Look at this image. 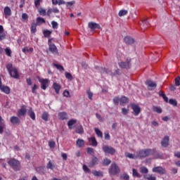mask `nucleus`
<instances>
[{
    "label": "nucleus",
    "instance_id": "1",
    "mask_svg": "<svg viewBox=\"0 0 180 180\" xmlns=\"http://www.w3.org/2000/svg\"><path fill=\"white\" fill-rule=\"evenodd\" d=\"M6 69L8 70V73L12 78H15V79H19V72H18V69L16 68H13V65H12V63L7 64Z\"/></svg>",
    "mask_w": 180,
    "mask_h": 180
},
{
    "label": "nucleus",
    "instance_id": "2",
    "mask_svg": "<svg viewBox=\"0 0 180 180\" xmlns=\"http://www.w3.org/2000/svg\"><path fill=\"white\" fill-rule=\"evenodd\" d=\"M110 176H115L120 174V168L115 162H112L108 169Z\"/></svg>",
    "mask_w": 180,
    "mask_h": 180
},
{
    "label": "nucleus",
    "instance_id": "3",
    "mask_svg": "<svg viewBox=\"0 0 180 180\" xmlns=\"http://www.w3.org/2000/svg\"><path fill=\"white\" fill-rule=\"evenodd\" d=\"M8 164L14 171H20V162L19 160L12 158L8 161Z\"/></svg>",
    "mask_w": 180,
    "mask_h": 180
},
{
    "label": "nucleus",
    "instance_id": "4",
    "mask_svg": "<svg viewBox=\"0 0 180 180\" xmlns=\"http://www.w3.org/2000/svg\"><path fill=\"white\" fill-rule=\"evenodd\" d=\"M138 156L139 158H146L149 155H153L154 154V150L153 149H142L137 152Z\"/></svg>",
    "mask_w": 180,
    "mask_h": 180
},
{
    "label": "nucleus",
    "instance_id": "5",
    "mask_svg": "<svg viewBox=\"0 0 180 180\" xmlns=\"http://www.w3.org/2000/svg\"><path fill=\"white\" fill-rule=\"evenodd\" d=\"M100 72L101 74H110V75H112V77L115 75H120V70L117 69L115 70V72H112V70L110 69H107L106 68H101L100 69Z\"/></svg>",
    "mask_w": 180,
    "mask_h": 180
},
{
    "label": "nucleus",
    "instance_id": "6",
    "mask_svg": "<svg viewBox=\"0 0 180 180\" xmlns=\"http://www.w3.org/2000/svg\"><path fill=\"white\" fill-rule=\"evenodd\" d=\"M131 59L130 58H127L125 62H120L118 63L119 67L120 68H124L125 70H129V68H131Z\"/></svg>",
    "mask_w": 180,
    "mask_h": 180
},
{
    "label": "nucleus",
    "instance_id": "7",
    "mask_svg": "<svg viewBox=\"0 0 180 180\" xmlns=\"http://www.w3.org/2000/svg\"><path fill=\"white\" fill-rule=\"evenodd\" d=\"M48 44L49 46V51L53 54L57 55L58 54V50L57 49V46L54 44L51 43V39H49Z\"/></svg>",
    "mask_w": 180,
    "mask_h": 180
},
{
    "label": "nucleus",
    "instance_id": "8",
    "mask_svg": "<svg viewBox=\"0 0 180 180\" xmlns=\"http://www.w3.org/2000/svg\"><path fill=\"white\" fill-rule=\"evenodd\" d=\"M103 151H104L105 154H110L111 155H113L115 153H116V150H115L112 146H108L103 147Z\"/></svg>",
    "mask_w": 180,
    "mask_h": 180
},
{
    "label": "nucleus",
    "instance_id": "9",
    "mask_svg": "<svg viewBox=\"0 0 180 180\" xmlns=\"http://www.w3.org/2000/svg\"><path fill=\"white\" fill-rule=\"evenodd\" d=\"M131 108L134 111L133 115H134V116H139V115H140V112H141V109L140 108V106H139V105L131 104Z\"/></svg>",
    "mask_w": 180,
    "mask_h": 180
},
{
    "label": "nucleus",
    "instance_id": "10",
    "mask_svg": "<svg viewBox=\"0 0 180 180\" xmlns=\"http://www.w3.org/2000/svg\"><path fill=\"white\" fill-rule=\"evenodd\" d=\"M146 84L147 85L149 91H153L157 88V83L153 82L152 80H146Z\"/></svg>",
    "mask_w": 180,
    "mask_h": 180
},
{
    "label": "nucleus",
    "instance_id": "11",
    "mask_svg": "<svg viewBox=\"0 0 180 180\" xmlns=\"http://www.w3.org/2000/svg\"><path fill=\"white\" fill-rule=\"evenodd\" d=\"M39 82L41 83V88L46 91L47 86H49V79H39Z\"/></svg>",
    "mask_w": 180,
    "mask_h": 180
},
{
    "label": "nucleus",
    "instance_id": "12",
    "mask_svg": "<svg viewBox=\"0 0 180 180\" xmlns=\"http://www.w3.org/2000/svg\"><path fill=\"white\" fill-rule=\"evenodd\" d=\"M26 108V105H22L20 109L18 110L17 115L18 117H22V116H25V115H26V112H27Z\"/></svg>",
    "mask_w": 180,
    "mask_h": 180
},
{
    "label": "nucleus",
    "instance_id": "13",
    "mask_svg": "<svg viewBox=\"0 0 180 180\" xmlns=\"http://www.w3.org/2000/svg\"><path fill=\"white\" fill-rule=\"evenodd\" d=\"M88 27L92 31V30H95V29H101V25H99V24L96 22H90L88 24Z\"/></svg>",
    "mask_w": 180,
    "mask_h": 180
},
{
    "label": "nucleus",
    "instance_id": "14",
    "mask_svg": "<svg viewBox=\"0 0 180 180\" xmlns=\"http://www.w3.org/2000/svg\"><path fill=\"white\" fill-rule=\"evenodd\" d=\"M59 120H68V114L65 112H60L58 113Z\"/></svg>",
    "mask_w": 180,
    "mask_h": 180
},
{
    "label": "nucleus",
    "instance_id": "15",
    "mask_svg": "<svg viewBox=\"0 0 180 180\" xmlns=\"http://www.w3.org/2000/svg\"><path fill=\"white\" fill-rule=\"evenodd\" d=\"M4 18L8 19L9 16H12V10L8 6H6L4 9Z\"/></svg>",
    "mask_w": 180,
    "mask_h": 180
},
{
    "label": "nucleus",
    "instance_id": "16",
    "mask_svg": "<svg viewBox=\"0 0 180 180\" xmlns=\"http://www.w3.org/2000/svg\"><path fill=\"white\" fill-rule=\"evenodd\" d=\"M162 146L167 148L169 146V136H165L161 141Z\"/></svg>",
    "mask_w": 180,
    "mask_h": 180
},
{
    "label": "nucleus",
    "instance_id": "17",
    "mask_svg": "<svg viewBox=\"0 0 180 180\" xmlns=\"http://www.w3.org/2000/svg\"><path fill=\"white\" fill-rule=\"evenodd\" d=\"M11 123L12 124H16L17 126H19L20 124V120L18 117L13 116L10 119Z\"/></svg>",
    "mask_w": 180,
    "mask_h": 180
},
{
    "label": "nucleus",
    "instance_id": "18",
    "mask_svg": "<svg viewBox=\"0 0 180 180\" xmlns=\"http://www.w3.org/2000/svg\"><path fill=\"white\" fill-rule=\"evenodd\" d=\"M6 125L5 124V122H4V119L0 115V134H4V130H5Z\"/></svg>",
    "mask_w": 180,
    "mask_h": 180
},
{
    "label": "nucleus",
    "instance_id": "19",
    "mask_svg": "<svg viewBox=\"0 0 180 180\" xmlns=\"http://www.w3.org/2000/svg\"><path fill=\"white\" fill-rule=\"evenodd\" d=\"M52 88L53 89H54L56 94H57V95H58V94H60V89H61V86L60 84H58V83H56L54 82L52 85Z\"/></svg>",
    "mask_w": 180,
    "mask_h": 180
},
{
    "label": "nucleus",
    "instance_id": "20",
    "mask_svg": "<svg viewBox=\"0 0 180 180\" xmlns=\"http://www.w3.org/2000/svg\"><path fill=\"white\" fill-rule=\"evenodd\" d=\"M124 41L126 44H133L134 43V39L131 37H125Z\"/></svg>",
    "mask_w": 180,
    "mask_h": 180
},
{
    "label": "nucleus",
    "instance_id": "21",
    "mask_svg": "<svg viewBox=\"0 0 180 180\" xmlns=\"http://www.w3.org/2000/svg\"><path fill=\"white\" fill-rule=\"evenodd\" d=\"M76 146L79 147V148H81L85 146V141L84 139H77L76 141Z\"/></svg>",
    "mask_w": 180,
    "mask_h": 180
},
{
    "label": "nucleus",
    "instance_id": "22",
    "mask_svg": "<svg viewBox=\"0 0 180 180\" xmlns=\"http://www.w3.org/2000/svg\"><path fill=\"white\" fill-rule=\"evenodd\" d=\"M96 164H98V159L96 157H95L93 158L91 162L89 163V167H90V168H92L93 167H95Z\"/></svg>",
    "mask_w": 180,
    "mask_h": 180
},
{
    "label": "nucleus",
    "instance_id": "23",
    "mask_svg": "<svg viewBox=\"0 0 180 180\" xmlns=\"http://www.w3.org/2000/svg\"><path fill=\"white\" fill-rule=\"evenodd\" d=\"M89 142L93 147H96L98 146V141H96V139L95 137H91L89 139Z\"/></svg>",
    "mask_w": 180,
    "mask_h": 180
},
{
    "label": "nucleus",
    "instance_id": "24",
    "mask_svg": "<svg viewBox=\"0 0 180 180\" xmlns=\"http://www.w3.org/2000/svg\"><path fill=\"white\" fill-rule=\"evenodd\" d=\"M142 24H141V27L143 29H147L148 27V25H150V22H148V19L146 18L142 20Z\"/></svg>",
    "mask_w": 180,
    "mask_h": 180
},
{
    "label": "nucleus",
    "instance_id": "25",
    "mask_svg": "<svg viewBox=\"0 0 180 180\" xmlns=\"http://www.w3.org/2000/svg\"><path fill=\"white\" fill-rule=\"evenodd\" d=\"M28 115L32 118V120H36V114H34L33 109L30 108L28 110Z\"/></svg>",
    "mask_w": 180,
    "mask_h": 180
},
{
    "label": "nucleus",
    "instance_id": "26",
    "mask_svg": "<svg viewBox=\"0 0 180 180\" xmlns=\"http://www.w3.org/2000/svg\"><path fill=\"white\" fill-rule=\"evenodd\" d=\"M120 105H124V103H129V98L122 96L120 98Z\"/></svg>",
    "mask_w": 180,
    "mask_h": 180
},
{
    "label": "nucleus",
    "instance_id": "27",
    "mask_svg": "<svg viewBox=\"0 0 180 180\" xmlns=\"http://www.w3.org/2000/svg\"><path fill=\"white\" fill-rule=\"evenodd\" d=\"M76 123H77V120H74V119L70 120L68 122V126L70 130H71V129H72V126H74V124H75Z\"/></svg>",
    "mask_w": 180,
    "mask_h": 180
},
{
    "label": "nucleus",
    "instance_id": "28",
    "mask_svg": "<svg viewBox=\"0 0 180 180\" xmlns=\"http://www.w3.org/2000/svg\"><path fill=\"white\" fill-rule=\"evenodd\" d=\"M43 23H46V20L44 18H42L41 17H38L37 18V23H35L37 26H40V25H43Z\"/></svg>",
    "mask_w": 180,
    "mask_h": 180
},
{
    "label": "nucleus",
    "instance_id": "29",
    "mask_svg": "<svg viewBox=\"0 0 180 180\" xmlns=\"http://www.w3.org/2000/svg\"><path fill=\"white\" fill-rule=\"evenodd\" d=\"M94 131H95L96 134L97 135V136L99 137V139L103 138V134L102 133V131H101L99 129L95 128Z\"/></svg>",
    "mask_w": 180,
    "mask_h": 180
},
{
    "label": "nucleus",
    "instance_id": "30",
    "mask_svg": "<svg viewBox=\"0 0 180 180\" xmlns=\"http://www.w3.org/2000/svg\"><path fill=\"white\" fill-rule=\"evenodd\" d=\"M75 132L78 134H84V128L82 125L77 126L75 129Z\"/></svg>",
    "mask_w": 180,
    "mask_h": 180
},
{
    "label": "nucleus",
    "instance_id": "31",
    "mask_svg": "<svg viewBox=\"0 0 180 180\" xmlns=\"http://www.w3.org/2000/svg\"><path fill=\"white\" fill-rule=\"evenodd\" d=\"M0 89L2 91V92H4V94H6L7 95L11 94V89L8 86H1Z\"/></svg>",
    "mask_w": 180,
    "mask_h": 180
},
{
    "label": "nucleus",
    "instance_id": "32",
    "mask_svg": "<svg viewBox=\"0 0 180 180\" xmlns=\"http://www.w3.org/2000/svg\"><path fill=\"white\" fill-rule=\"evenodd\" d=\"M49 112L44 111L41 115V119L44 120V122H47L49 120Z\"/></svg>",
    "mask_w": 180,
    "mask_h": 180
},
{
    "label": "nucleus",
    "instance_id": "33",
    "mask_svg": "<svg viewBox=\"0 0 180 180\" xmlns=\"http://www.w3.org/2000/svg\"><path fill=\"white\" fill-rule=\"evenodd\" d=\"M86 152H87V154H89V155H92V157L95 155V149L92 148H87Z\"/></svg>",
    "mask_w": 180,
    "mask_h": 180
},
{
    "label": "nucleus",
    "instance_id": "34",
    "mask_svg": "<svg viewBox=\"0 0 180 180\" xmlns=\"http://www.w3.org/2000/svg\"><path fill=\"white\" fill-rule=\"evenodd\" d=\"M46 168L48 169H54L56 168V165L51 162V160H49V163L46 165Z\"/></svg>",
    "mask_w": 180,
    "mask_h": 180
},
{
    "label": "nucleus",
    "instance_id": "35",
    "mask_svg": "<svg viewBox=\"0 0 180 180\" xmlns=\"http://www.w3.org/2000/svg\"><path fill=\"white\" fill-rule=\"evenodd\" d=\"M132 174H133V176H136V178H141V174H139L137 172V169H132Z\"/></svg>",
    "mask_w": 180,
    "mask_h": 180
},
{
    "label": "nucleus",
    "instance_id": "36",
    "mask_svg": "<svg viewBox=\"0 0 180 180\" xmlns=\"http://www.w3.org/2000/svg\"><path fill=\"white\" fill-rule=\"evenodd\" d=\"M110 162H112V160L105 158L103 160V165H104L105 167H108V165H110Z\"/></svg>",
    "mask_w": 180,
    "mask_h": 180
},
{
    "label": "nucleus",
    "instance_id": "37",
    "mask_svg": "<svg viewBox=\"0 0 180 180\" xmlns=\"http://www.w3.org/2000/svg\"><path fill=\"white\" fill-rule=\"evenodd\" d=\"M37 27V25L34 22L31 25V33H32L33 34H34V33L37 32L36 29Z\"/></svg>",
    "mask_w": 180,
    "mask_h": 180
},
{
    "label": "nucleus",
    "instance_id": "38",
    "mask_svg": "<svg viewBox=\"0 0 180 180\" xmlns=\"http://www.w3.org/2000/svg\"><path fill=\"white\" fill-rule=\"evenodd\" d=\"M43 34L44 37H50L51 36V31L49 30H45L43 31Z\"/></svg>",
    "mask_w": 180,
    "mask_h": 180
},
{
    "label": "nucleus",
    "instance_id": "39",
    "mask_svg": "<svg viewBox=\"0 0 180 180\" xmlns=\"http://www.w3.org/2000/svg\"><path fill=\"white\" fill-rule=\"evenodd\" d=\"M4 51L6 54V56H8V57H11V54H12V51L11 50V48L7 47L4 49Z\"/></svg>",
    "mask_w": 180,
    "mask_h": 180
},
{
    "label": "nucleus",
    "instance_id": "40",
    "mask_svg": "<svg viewBox=\"0 0 180 180\" xmlns=\"http://www.w3.org/2000/svg\"><path fill=\"white\" fill-rule=\"evenodd\" d=\"M54 67H56V68H57V70H58L59 71H64V67H63V65H58L57 63H53Z\"/></svg>",
    "mask_w": 180,
    "mask_h": 180
},
{
    "label": "nucleus",
    "instance_id": "41",
    "mask_svg": "<svg viewBox=\"0 0 180 180\" xmlns=\"http://www.w3.org/2000/svg\"><path fill=\"white\" fill-rule=\"evenodd\" d=\"M167 173V171L165 170V169L161 167H158V174H165Z\"/></svg>",
    "mask_w": 180,
    "mask_h": 180
},
{
    "label": "nucleus",
    "instance_id": "42",
    "mask_svg": "<svg viewBox=\"0 0 180 180\" xmlns=\"http://www.w3.org/2000/svg\"><path fill=\"white\" fill-rule=\"evenodd\" d=\"M140 172L141 174H148V169H147L146 167H140Z\"/></svg>",
    "mask_w": 180,
    "mask_h": 180
},
{
    "label": "nucleus",
    "instance_id": "43",
    "mask_svg": "<svg viewBox=\"0 0 180 180\" xmlns=\"http://www.w3.org/2000/svg\"><path fill=\"white\" fill-rule=\"evenodd\" d=\"M22 22H27L29 19V15H27L26 13H24L22 15Z\"/></svg>",
    "mask_w": 180,
    "mask_h": 180
},
{
    "label": "nucleus",
    "instance_id": "44",
    "mask_svg": "<svg viewBox=\"0 0 180 180\" xmlns=\"http://www.w3.org/2000/svg\"><path fill=\"white\" fill-rule=\"evenodd\" d=\"M169 103L172 105L173 106H177L178 105V102L174 100V99H169Z\"/></svg>",
    "mask_w": 180,
    "mask_h": 180
},
{
    "label": "nucleus",
    "instance_id": "45",
    "mask_svg": "<svg viewBox=\"0 0 180 180\" xmlns=\"http://www.w3.org/2000/svg\"><path fill=\"white\" fill-rule=\"evenodd\" d=\"M118 15L120 17L127 15V10H121V11H120Z\"/></svg>",
    "mask_w": 180,
    "mask_h": 180
},
{
    "label": "nucleus",
    "instance_id": "46",
    "mask_svg": "<svg viewBox=\"0 0 180 180\" xmlns=\"http://www.w3.org/2000/svg\"><path fill=\"white\" fill-rule=\"evenodd\" d=\"M146 179L148 180H155V176H153V174H148L145 176Z\"/></svg>",
    "mask_w": 180,
    "mask_h": 180
},
{
    "label": "nucleus",
    "instance_id": "47",
    "mask_svg": "<svg viewBox=\"0 0 180 180\" xmlns=\"http://www.w3.org/2000/svg\"><path fill=\"white\" fill-rule=\"evenodd\" d=\"M86 94L88 95L89 99H90V101H92V97L94 96V94L91 91V90H87Z\"/></svg>",
    "mask_w": 180,
    "mask_h": 180
},
{
    "label": "nucleus",
    "instance_id": "48",
    "mask_svg": "<svg viewBox=\"0 0 180 180\" xmlns=\"http://www.w3.org/2000/svg\"><path fill=\"white\" fill-rule=\"evenodd\" d=\"M93 175H94V176H102L103 174L101 172H98V171H94L92 172Z\"/></svg>",
    "mask_w": 180,
    "mask_h": 180
},
{
    "label": "nucleus",
    "instance_id": "49",
    "mask_svg": "<svg viewBox=\"0 0 180 180\" xmlns=\"http://www.w3.org/2000/svg\"><path fill=\"white\" fill-rule=\"evenodd\" d=\"M65 77L67 78V79H70V81H72V75H71V73L66 72Z\"/></svg>",
    "mask_w": 180,
    "mask_h": 180
},
{
    "label": "nucleus",
    "instance_id": "50",
    "mask_svg": "<svg viewBox=\"0 0 180 180\" xmlns=\"http://www.w3.org/2000/svg\"><path fill=\"white\" fill-rule=\"evenodd\" d=\"M39 15H41V16H46V10L45 9L40 8L39 10Z\"/></svg>",
    "mask_w": 180,
    "mask_h": 180
},
{
    "label": "nucleus",
    "instance_id": "51",
    "mask_svg": "<svg viewBox=\"0 0 180 180\" xmlns=\"http://www.w3.org/2000/svg\"><path fill=\"white\" fill-rule=\"evenodd\" d=\"M53 29H58V23L56 21L51 22Z\"/></svg>",
    "mask_w": 180,
    "mask_h": 180
},
{
    "label": "nucleus",
    "instance_id": "52",
    "mask_svg": "<svg viewBox=\"0 0 180 180\" xmlns=\"http://www.w3.org/2000/svg\"><path fill=\"white\" fill-rule=\"evenodd\" d=\"M49 146L50 148H54V147H56V142H54L53 141H49Z\"/></svg>",
    "mask_w": 180,
    "mask_h": 180
},
{
    "label": "nucleus",
    "instance_id": "53",
    "mask_svg": "<svg viewBox=\"0 0 180 180\" xmlns=\"http://www.w3.org/2000/svg\"><path fill=\"white\" fill-rule=\"evenodd\" d=\"M63 96H65V98H71V96L70 95V91L65 90L63 91Z\"/></svg>",
    "mask_w": 180,
    "mask_h": 180
},
{
    "label": "nucleus",
    "instance_id": "54",
    "mask_svg": "<svg viewBox=\"0 0 180 180\" xmlns=\"http://www.w3.org/2000/svg\"><path fill=\"white\" fill-rule=\"evenodd\" d=\"M37 89H39V86H37V84H34L32 89V94H37V92L36 91Z\"/></svg>",
    "mask_w": 180,
    "mask_h": 180
},
{
    "label": "nucleus",
    "instance_id": "55",
    "mask_svg": "<svg viewBox=\"0 0 180 180\" xmlns=\"http://www.w3.org/2000/svg\"><path fill=\"white\" fill-rule=\"evenodd\" d=\"M125 157H127V158L134 159V155L127 153V152L125 153Z\"/></svg>",
    "mask_w": 180,
    "mask_h": 180
},
{
    "label": "nucleus",
    "instance_id": "56",
    "mask_svg": "<svg viewBox=\"0 0 180 180\" xmlns=\"http://www.w3.org/2000/svg\"><path fill=\"white\" fill-rule=\"evenodd\" d=\"M122 113L124 115H127L129 113V109H126L124 108H122Z\"/></svg>",
    "mask_w": 180,
    "mask_h": 180
},
{
    "label": "nucleus",
    "instance_id": "57",
    "mask_svg": "<svg viewBox=\"0 0 180 180\" xmlns=\"http://www.w3.org/2000/svg\"><path fill=\"white\" fill-rule=\"evenodd\" d=\"M40 2H41V0H35L34 5L36 8H39V6H40Z\"/></svg>",
    "mask_w": 180,
    "mask_h": 180
},
{
    "label": "nucleus",
    "instance_id": "58",
    "mask_svg": "<svg viewBox=\"0 0 180 180\" xmlns=\"http://www.w3.org/2000/svg\"><path fill=\"white\" fill-rule=\"evenodd\" d=\"M83 169L84 172H91V170L89 169V168H88V167L85 165H83Z\"/></svg>",
    "mask_w": 180,
    "mask_h": 180
},
{
    "label": "nucleus",
    "instance_id": "59",
    "mask_svg": "<svg viewBox=\"0 0 180 180\" xmlns=\"http://www.w3.org/2000/svg\"><path fill=\"white\" fill-rule=\"evenodd\" d=\"M175 84L177 86L180 85V77H178L177 78L175 79Z\"/></svg>",
    "mask_w": 180,
    "mask_h": 180
},
{
    "label": "nucleus",
    "instance_id": "60",
    "mask_svg": "<svg viewBox=\"0 0 180 180\" xmlns=\"http://www.w3.org/2000/svg\"><path fill=\"white\" fill-rule=\"evenodd\" d=\"M104 136H105V140H110V135L109 134V133L105 132L104 134Z\"/></svg>",
    "mask_w": 180,
    "mask_h": 180
},
{
    "label": "nucleus",
    "instance_id": "61",
    "mask_svg": "<svg viewBox=\"0 0 180 180\" xmlns=\"http://www.w3.org/2000/svg\"><path fill=\"white\" fill-rule=\"evenodd\" d=\"M74 4H75V1H68L66 3V6H72V5H74Z\"/></svg>",
    "mask_w": 180,
    "mask_h": 180
},
{
    "label": "nucleus",
    "instance_id": "62",
    "mask_svg": "<svg viewBox=\"0 0 180 180\" xmlns=\"http://www.w3.org/2000/svg\"><path fill=\"white\" fill-rule=\"evenodd\" d=\"M61 157L63 158V160H64V161H67V158H68V156H67V153H61Z\"/></svg>",
    "mask_w": 180,
    "mask_h": 180
},
{
    "label": "nucleus",
    "instance_id": "63",
    "mask_svg": "<svg viewBox=\"0 0 180 180\" xmlns=\"http://www.w3.org/2000/svg\"><path fill=\"white\" fill-rule=\"evenodd\" d=\"M113 102H114V103L117 104V103H119V102H120V98H119L118 97H115L113 98Z\"/></svg>",
    "mask_w": 180,
    "mask_h": 180
},
{
    "label": "nucleus",
    "instance_id": "64",
    "mask_svg": "<svg viewBox=\"0 0 180 180\" xmlns=\"http://www.w3.org/2000/svg\"><path fill=\"white\" fill-rule=\"evenodd\" d=\"M122 179L129 180V176H128L127 174H124L123 176H122Z\"/></svg>",
    "mask_w": 180,
    "mask_h": 180
}]
</instances>
